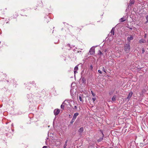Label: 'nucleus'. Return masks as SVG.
<instances>
[{
    "label": "nucleus",
    "instance_id": "1",
    "mask_svg": "<svg viewBox=\"0 0 148 148\" xmlns=\"http://www.w3.org/2000/svg\"><path fill=\"white\" fill-rule=\"evenodd\" d=\"M130 43L125 44L124 46V50L127 53H128L130 51Z\"/></svg>",
    "mask_w": 148,
    "mask_h": 148
},
{
    "label": "nucleus",
    "instance_id": "2",
    "mask_svg": "<svg viewBox=\"0 0 148 148\" xmlns=\"http://www.w3.org/2000/svg\"><path fill=\"white\" fill-rule=\"evenodd\" d=\"M89 53L91 55H92L95 54V49L94 47H91L89 51Z\"/></svg>",
    "mask_w": 148,
    "mask_h": 148
},
{
    "label": "nucleus",
    "instance_id": "3",
    "mask_svg": "<svg viewBox=\"0 0 148 148\" xmlns=\"http://www.w3.org/2000/svg\"><path fill=\"white\" fill-rule=\"evenodd\" d=\"M60 112V110L59 109H56L54 111V114L55 116L58 115Z\"/></svg>",
    "mask_w": 148,
    "mask_h": 148
},
{
    "label": "nucleus",
    "instance_id": "4",
    "mask_svg": "<svg viewBox=\"0 0 148 148\" xmlns=\"http://www.w3.org/2000/svg\"><path fill=\"white\" fill-rule=\"evenodd\" d=\"M133 95V92L132 91H131L129 93L128 96L127 97V99L128 101H129Z\"/></svg>",
    "mask_w": 148,
    "mask_h": 148
},
{
    "label": "nucleus",
    "instance_id": "5",
    "mask_svg": "<svg viewBox=\"0 0 148 148\" xmlns=\"http://www.w3.org/2000/svg\"><path fill=\"white\" fill-rule=\"evenodd\" d=\"M130 37H128L127 38V40L129 42H130L131 40H132L133 39L134 37L132 35H130Z\"/></svg>",
    "mask_w": 148,
    "mask_h": 148
},
{
    "label": "nucleus",
    "instance_id": "6",
    "mask_svg": "<svg viewBox=\"0 0 148 148\" xmlns=\"http://www.w3.org/2000/svg\"><path fill=\"white\" fill-rule=\"evenodd\" d=\"M111 34L110 35V36H113L114 35V29L113 28L111 29L110 33Z\"/></svg>",
    "mask_w": 148,
    "mask_h": 148
},
{
    "label": "nucleus",
    "instance_id": "7",
    "mask_svg": "<svg viewBox=\"0 0 148 148\" xmlns=\"http://www.w3.org/2000/svg\"><path fill=\"white\" fill-rule=\"evenodd\" d=\"M146 42L145 40H144V39H141L138 42L139 43H145Z\"/></svg>",
    "mask_w": 148,
    "mask_h": 148
},
{
    "label": "nucleus",
    "instance_id": "8",
    "mask_svg": "<svg viewBox=\"0 0 148 148\" xmlns=\"http://www.w3.org/2000/svg\"><path fill=\"white\" fill-rule=\"evenodd\" d=\"M65 105H66V104L65 103L64 101L63 102L61 106V108L62 110H64V108Z\"/></svg>",
    "mask_w": 148,
    "mask_h": 148
},
{
    "label": "nucleus",
    "instance_id": "9",
    "mask_svg": "<svg viewBox=\"0 0 148 148\" xmlns=\"http://www.w3.org/2000/svg\"><path fill=\"white\" fill-rule=\"evenodd\" d=\"M79 114V113L78 112H76L75 113L73 116V118L75 119L77 116Z\"/></svg>",
    "mask_w": 148,
    "mask_h": 148
},
{
    "label": "nucleus",
    "instance_id": "10",
    "mask_svg": "<svg viewBox=\"0 0 148 148\" xmlns=\"http://www.w3.org/2000/svg\"><path fill=\"white\" fill-rule=\"evenodd\" d=\"M86 79L84 77H82V83L85 84L86 83Z\"/></svg>",
    "mask_w": 148,
    "mask_h": 148
},
{
    "label": "nucleus",
    "instance_id": "11",
    "mask_svg": "<svg viewBox=\"0 0 148 148\" xmlns=\"http://www.w3.org/2000/svg\"><path fill=\"white\" fill-rule=\"evenodd\" d=\"M84 131V128L82 127H80L79 130L78 132H79L81 133Z\"/></svg>",
    "mask_w": 148,
    "mask_h": 148
},
{
    "label": "nucleus",
    "instance_id": "12",
    "mask_svg": "<svg viewBox=\"0 0 148 148\" xmlns=\"http://www.w3.org/2000/svg\"><path fill=\"white\" fill-rule=\"evenodd\" d=\"M68 141V140H66L65 143V144L64 145V148H66V146H67V143Z\"/></svg>",
    "mask_w": 148,
    "mask_h": 148
},
{
    "label": "nucleus",
    "instance_id": "13",
    "mask_svg": "<svg viewBox=\"0 0 148 148\" xmlns=\"http://www.w3.org/2000/svg\"><path fill=\"white\" fill-rule=\"evenodd\" d=\"M116 95H114L113 97L112 98V101H114L116 100Z\"/></svg>",
    "mask_w": 148,
    "mask_h": 148
},
{
    "label": "nucleus",
    "instance_id": "14",
    "mask_svg": "<svg viewBox=\"0 0 148 148\" xmlns=\"http://www.w3.org/2000/svg\"><path fill=\"white\" fill-rule=\"evenodd\" d=\"M125 18L123 17L121 18L120 19V22H123L125 21Z\"/></svg>",
    "mask_w": 148,
    "mask_h": 148
},
{
    "label": "nucleus",
    "instance_id": "15",
    "mask_svg": "<svg viewBox=\"0 0 148 148\" xmlns=\"http://www.w3.org/2000/svg\"><path fill=\"white\" fill-rule=\"evenodd\" d=\"M75 119L72 118V119L71 120V122H70V125H72L73 124V123L75 121Z\"/></svg>",
    "mask_w": 148,
    "mask_h": 148
},
{
    "label": "nucleus",
    "instance_id": "16",
    "mask_svg": "<svg viewBox=\"0 0 148 148\" xmlns=\"http://www.w3.org/2000/svg\"><path fill=\"white\" fill-rule=\"evenodd\" d=\"M134 2L135 1L134 0L130 1V4L131 5L133 4L134 3Z\"/></svg>",
    "mask_w": 148,
    "mask_h": 148
},
{
    "label": "nucleus",
    "instance_id": "17",
    "mask_svg": "<svg viewBox=\"0 0 148 148\" xmlns=\"http://www.w3.org/2000/svg\"><path fill=\"white\" fill-rule=\"evenodd\" d=\"M98 54V55H100V57H101V56L103 55L102 52L100 50L99 51Z\"/></svg>",
    "mask_w": 148,
    "mask_h": 148
},
{
    "label": "nucleus",
    "instance_id": "18",
    "mask_svg": "<svg viewBox=\"0 0 148 148\" xmlns=\"http://www.w3.org/2000/svg\"><path fill=\"white\" fill-rule=\"evenodd\" d=\"M81 30V29L79 28V27H77L76 29V32H80V30Z\"/></svg>",
    "mask_w": 148,
    "mask_h": 148
},
{
    "label": "nucleus",
    "instance_id": "19",
    "mask_svg": "<svg viewBox=\"0 0 148 148\" xmlns=\"http://www.w3.org/2000/svg\"><path fill=\"white\" fill-rule=\"evenodd\" d=\"M66 46H68L70 47L69 49H68L69 50H70V49H71L72 48V47L71 46L70 44H67L66 45Z\"/></svg>",
    "mask_w": 148,
    "mask_h": 148
},
{
    "label": "nucleus",
    "instance_id": "20",
    "mask_svg": "<svg viewBox=\"0 0 148 148\" xmlns=\"http://www.w3.org/2000/svg\"><path fill=\"white\" fill-rule=\"evenodd\" d=\"M103 140V138L102 137L101 138H100L99 139H98L97 140V142H100L102 140Z\"/></svg>",
    "mask_w": 148,
    "mask_h": 148
},
{
    "label": "nucleus",
    "instance_id": "21",
    "mask_svg": "<svg viewBox=\"0 0 148 148\" xmlns=\"http://www.w3.org/2000/svg\"><path fill=\"white\" fill-rule=\"evenodd\" d=\"M78 66L77 65L74 68V70L77 71L78 70Z\"/></svg>",
    "mask_w": 148,
    "mask_h": 148
},
{
    "label": "nucleus",
    "instance_id": "22",
    "mask_svg": "<svg viewBox=\"0 0 148 148\" xmlns=\"http://www.w3.org/2000/svg\"><path fill=\"white\" fill-rule=\"evenodd\" d=\"M30 83L31 84H32L33 85V86H35L36 85V84L35 83V82L34 81L31 82H30Z\"/></svg>",
    "mask_w": 148,
    "mask_h": 148
},
{
    "label": "nucleus",
    "instance_id": "23",
    "mask_svg": "<svg viewBox=\"0 0 148 148\" xmlns=\"http://www.w3.org/2000/svg\"><path fill=\"white\" fill-rule=\"evenodd\" d=\"M146 18L147 19V21H146L145 23H148V15L146 16Z\"/></svg>",
    "mask_w": 148,
    "mask_h": 148
},
{
    "label": "nucleus",
    "instance_id": "24",
    "mask_svg": "<svg viewBox=\"0 0 148 148\" xmlns=\"http://www.w3.org/2000/svg\"><path fill=\"white\" fill-rule=\"evenodd\" d=\"M113 93V92L112 91L110 92L109 93V95L110 96L111 95H112V94Z\"/></svg>",
    "mask_w": 148,
    "mask_h": 148
},
{
    "label": "nucleus",
    "instance_id": "25",
    "mask_svg": "<svg viewBox=\"0 0 148 148\" xmlns=\"http://www.w3.org/2000/svg\"><path fill=\"white\" fill-rule=\"evenodd\" d=\"M91 93L93 95V96L95 97V94L93 91H91Z\"/></svg>",
    "mask_w": 148,
    "mask_h": 148
},
{
    "label": "nucleus",
    "instance_id": "26",
    "mask_svg": "<svg viewBox=\"0 0 148 148\" xmlns=\"http://www.w3.org/2000/svg\"><path fill=\"white\" fill-rule=\"evenodd\" d=\"M90 69L91 70H92L93 69V66L91 65L90 66Z\"/></svg>",
    "mask_w": 148,
    "mask_h": 148
},
{
    "label": "nucleus",
    "instance_id": "27",
    "mask_svg": "<svg viewBox=\"0 0 148 148\" xmlns=\"http://www.w3.org/2000/svg\"><path fill=\"white\" fill-rule=\"evenodd\" d=\"M4 75V76L5 77V76H6V75L5 74H4L2 72H0V75Z\"/></svg>",
    "mask_w": 148,
    "mask_h": 148
},
{
    "label": "nucleus",
    "instance_id": "28",
    "mask_svg": "<svg viewBox=\"0 0 148 148\" xmlns=\"http://www.w3.org/2000/svg\"><path fill=\"white\" fill-rule=\"evenodd\" d=\"M79 100L80 101H82V97H81V96H79Z\"/></svg>",
    "mask_w": 148,
    "mask_h": 148
},
{
    "label": "nucleus",
    "instance_id": "29",
    "mask_svg": "<svg viewBox=\"0 0 148 148\" xmlns=\"http://www.w3.org/2000/svg\"><path fill=\"white\" fill-rule=\"evenodd\" d=\"M145 52V50L144 48H143L142 49V52L143 53Z\"/></svg>",
    "mask_w": 148,
    "mask_h": 148
},
{
    "label": "nucleus",
    "instance_id": "30",
    "mask_svg": "<svg viewBox=\"0 0 148 148\" xmlns=\"http://www.w3.org/2000/svg\"><path fill=\"white\" fill-rule=\"evenodd\" d=\"M103 71L105 72L106 73V69L104 67H103Z\"/></svg>",
    "mask_w": 148,
    "mask_h": 148
},
{
    "label": "nucleus",
    "instance_id": "31",
    "mask_svg": "<svg viewBox=\"0 0 148 148\" xmlns=\"http://www.w3.org/2000/svg\"><path fill=\"white\" fill-rule=\"evenodd\" d=\"M92 100H93V101H94L96 100V98H92Z\"/></svg>",
    "mask_w": 148,
    "mask_h": 148
},
{
    "label": "nucleus",
    "instance_id": "32",
    "mask_svg": "<svg viewBox=\"0 0 148 148\" xmlns=\"http://www.w3.org/2000/svg\"><path fill=\"white\" fill-rule=\"evenodd\" d=\"M98 72L100 73V74H101L102 73V72H101V71L100 70H98Z\"/></svg>",
    "mask_w": 148,
    "mask_h": 148
},
{
    "label": "nucleus",
    "instance_id": "33",
    "mask_svg": "<svg viewBox=\"0 0 148 148\" xmlns=\"http://www.w3.org/2000/svg\"><path fill=\"white\" fill-rule=\"evenodd\" d=\"M146 37H147V34H145L144 36V38H146Z\"/></svg>",
    "mask_w": 148,
    "mask_h": 148
},
{
    "label": "nucleus",
    "instance_id": "34",
    "mask_svg": "<svg viewBox=\"0 0 148 148\" xmlns=\"http://www.w3.org/2000/svg\"><path fill=\"white\" fill-rule=\"evenodd\" d=\"M74 72L75 75L76 73H77V71H75V70H74Z\"/></svg>",
    "mask_w": 148,
    "mask_h": 148
},
{
    "label": "nucleus",
    "instance_id": "35",
    "mask_svg": "<svg viewBox=\"0 0 148 148\" xmlns=\"http://www.w3.org/2000/svg\"><path fill=\"white\" fill-rule=\"evenodd\" d=\"M81 51H77L75 53H79V52H81Z\"/></svg>",
    "mask_w": 148,
    "mask_h": 148
},
{
    "label": "nucleus",
    "instance_id": "36",
    "mask_svg": "<svg viewBox=\"0 0 148 148\" xmlns=\"http://www.w3.org/2000/svg\"><path fill=\"white\" fill-rule=\"evenodd\" d=\"M74 109H77V107L76 106H75L74 107Z\"/></svg>",
    "mask_w": 148,
    "mask_h": 148
},
{
    "label": "nucleus",
    "instance_id": "37",
    "mask_svg": "<svg viewBox=\"0 0 148 148\" xmlns=\"http://www.w3.org/2000/svg\"><path fill=\"white\" fill-rule=\"evenodd\" d=\"M47 147L46 146H44L42 148H47Z\"/></svg>",
    "mask_w": 148,
    "mask_h": 148
},
{
    "label": "nucleus",
    "instance_id": "38",
    "mask_svg": "<svg viewBox=\"0 0 148 148\" xmlns=\"http://www.w3.org/2000/svg\"><path fill=\"white\" fill-rule=\"evenodd\" d=\"M130 29H132V28H130V27H128Z\"/></svg>",
    "mask_w": 148,
    "mask_h": 148
},
{
    "label": "nucleus",
    "instance_id": "39",
    "mask_svg": "<svg viewBox=\"0 0 148 148\" xmlns=\"http://www.w3.org/2000/svg\"><path fill=\"white\" fill-rule=\"evenodd\" d=\"M69 117H71V115H70V114H69Z\"/></svg>",
    "mask_w": 148,
    "mask_h": 148
},
{
    "label": "nucleus",
    "instance_id": "40",
    "mask_svg": "<svg viewBox=\"0 0 148 148\" xmlns=\"http://www.w3.org/2000/svg\"><path fill=\"white\" fill-rule=\"evenodd\" d=\"M75 49H74L73 50V51H75Z\"/></svg>",
    "mask_w": 148,
    "mask_h": 148
},
{
    "label": "nucleus",
    "instance_id": "41",
    "mask_svg": "<svg viewBox=\"0 0 148 148\" xmlns=\"http://www.w3.org/2000/svg\"><path fill=\"white\" fill-rule=\"evenodd\" d=\"M7 82H9V81H8V80H7Z\"/></svg>",
    "mask_w": 148,
    "mask_h": 148
},
{
    "label": "nucleus",
    "instance_id": "42",
    "mask_svg": "<svg viewBox=\"0 0 148 148\" xmlns=\"http://www.w3.org/2000/svg\"><path fill=\"white\" fill-rule=\"evenodd\" d=\"M73 46V47H75V46Z\"/></svg>",
    "mask_w": 148,
    "mask_h": 148
},
{
    "label": "nucleus",
    "instance_id": "43",
    "mask_svg": "<svg viewBox=\"0 0 148 148\" xmlns=\"http://www.w3.org/2000/svg\"><path fill=\"white\" fill-rule=\"evenodd\" d=\"M103 136H103H104V135H103V136Z\"/></svg>",
    "mask_w": 148,
    "mask_h": 148
}]
</instances>
